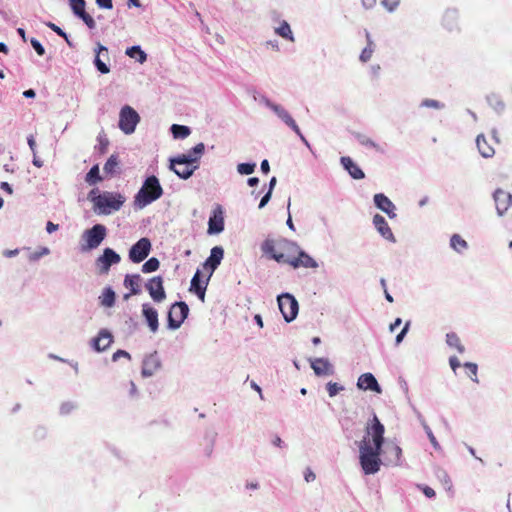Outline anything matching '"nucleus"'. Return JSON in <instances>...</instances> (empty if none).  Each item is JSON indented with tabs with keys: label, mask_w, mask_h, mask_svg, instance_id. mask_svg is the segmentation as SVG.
I'll return each instance as SVG.
<instances>
[{
	"label": "nucleus",
	"mask_w": 512,
	"mask_h": 512,
	"mask_svg": "<svg viewBox=\"0 0 512 512\" xmlns=\"http://www.w3.org/2000/svg\"><path fill=\"white\" fill-rule=\"evenodd\" d=\"M385 427L376 415L366 427L359 444V462L365 475L376 474L381 467L380 454L384 443Z\"/></svg>",
	"instance_id": "1"
},
{
	"label": "nucleus",
	"mask_w": 512,
	"mask_h": 512,
	"mask_svg": "<svg viewBox=\"0 0 512 512\" xmlns=\"http://www.w3.org/2000/svg\"><path fill=\"white\" fill-rule=\"evenodd\" d=\"M88 199L93 203V210L98 215H110L119 211L126 201L125 196L118 192L93 189L88 194Z\"/></svg>",
	"instance_id": "2"
},
{
	"label": "nucleus",
	"mask_w": 512,
	"mask_h": 512,
	"mask_svg": "<svg viewBox=\"0 0 512 512\" xmlns=\"http://www.w3.org/2000/svg\"><path fill=\"white\" fill-rule=\"evenodd\" d=\"M163 194V189L158 178L154 175L145 179L142 187L134 197V206L143 209L152 202L158 200Z\"/></svg>",
	"instance_id": "3"
},
{
	"label": "nucleus",
	"mask_w": 512,
	"mask_h": 512,
	"mask_svg": "<svg viewBox=\"0 0 512 512\" xmlns=\"http://www.w3.org/2000/svg\"><path fill=\"white\" fill-rule=\"evenodd\" d=\"M260 103L270 109L281 121H283L288 127H290L301 139V141L309 147V142L302 134L299 126L290 115V113L280 104L271 101L269 98L263 96L260 99Z\"/></svg>",
	"instance_id": "4"
},
{
	"label": "nucleus",
	"mask_w": 512,
	"mask_h": 512,
	"mask_svg": "<svg viewBox=\"0 0 512 512\" xmlns=\"http://www.w3.org/2000/svg\"><path fill=\"white\" fill-rule=\"evenodd\" d=\"M107 236V228L103 224H95L82 233L81 250L83 252L98 248Z\"/></svg>",
	"instance_id": "5"
},
{
	"label": "nucleus",
	"mask_w": 512,
	"mask_h": 512,
	"mask_svg": "<svg viewBox=\"0 0 512 512\" xmlns=\"http://www.w3.org/2000/svg\"><path fill=\"white\" fill-rule=\"evenodd\" d=\"M139 122L140 116L134 108L125 105L120 109L118 126L124 134H133Z\"/></svg>",
	"instance_id": "6"
},
{
	"label": "nucleus",
	"mask_w": 512,
	"mask_h": 512,
	"mask_svg": "<svg viewBox=\"0 0 512 512\" xmlns=\"http://www.w3.org/2000/svg\"><path fill=\"white\" fill-rule=\"evenodd\" d=\"M279 309L286 322H292L298 315L299 305L296 298L290 293H283L277 297Z\"/></svg>",
	"instance_id": "7"
},
{
	"label": "nucleus",
	"mask_w": 512,
	"mask_h": 512,
	"mask_svg": "<svg viewBox=\"0 0 512 512\" xmlns=\"http://www.w3.org/2000/svg\"><path fill=\"white\" fill-rule=\"evenodd\" d=\"M189 313V307L185 302H175L168 312V328L177 330L181 327Z\"/></svg>",
	"instance_id": "8"
},
{
	"label": "nucleus",
	"mask_w": 512,
	"mask_h": 512,
	"mask_svg": "<svg viewBox=\"0 0 512 512\" xmlns=\"http://www.w3.org/2000/svg\"><path fill=\"white\" fill-rule=\"evenodd\" d=\"M121 261L120 255L111 248H105L102 255H100L95 265L100 274H107L112 265H116Z\"/></svg>",
	"instance_id": "9"
},
{
	"label": "nucleus",
	"mask_w": 512,
	"mask_h": 512,
	"mask_svg": "<svg viewBox=\"0 0 512 512\" xmlns=\"http://www.w3.org/2000/svg\"><path fill=\"white\" fill-rule=\"evenodd\" d=\"M152 248L151 241L143 237L133 244L129 250V259L133 263H140L147 258Z\"/></svg>",
	"instance_id": "10"
},
{
	"label": "nucleus",
	"mask_w": 512,
	"mask_h": 512,
	"mask_svg": "<svg viewBox=\"0 0 512 512\" xmlns=\"http://www.w3.org/2000/svg\"><path fill=\"white\" fill-rule=\"evenodd\" d=\"M145 288L154 302L160 303L166 299V292L161 276H155L149 279L145 284Z\"/></svg>",
	"instance_id": "11"
},
{
	"label": "nucleus",
	"mask_w": 512,
	"mask_h": 512,
	"mask_svg": "<svg viewBox=\"0 0 512 512\" xmlns=\"http://www.w3.org/2000/svg\"><path fill=\"white\" fill-rule=\"evenodd\" d=\"M497 215L502 217L512 206V194L503 189H496L493 193Z\"/></svg>",
	"instance_id": "12"
},
{
	"label": "nucleus",
	"mask_w": 512,
	"mask_h": 512,
	"mask_svg": "<svg viewBox=\"0 0 512 512\" xmlns=\"http://www.w3.org/2000/svg\"><path fill=\"white\" fill-rule=\"evenodd\" d=\"M170 166L169 168L181 179L190 178L194 171L198 169L199 166H192L190 164L181 163V158L178 156L170 158Z\"/></svg>",
	"instance_id": "13"
},
{
	"label": "nucleus",
	"mask_w": 512,
	"mask_h": 512,
	"mask_svg": "<svg viewBox=\"0 0 512 512\" xmlns=\"http://www.w3.org/2000/svg\"><path fill=\"white\" fill-rule=\"evenodd\" d=\"M374 205L387 214L390 219H395L397 217L396 214V206L395 204L383 193H377L373 197Z\"/></svg>",
	"instance_id": "14"
},
{
	"label": "nucleus",
	"mask_w": 512,
	"mask_h": 512,
	"mask_svg": "<svg viewBox=\"0 0 512 512\" xmlns=\"http://www.w3.org/2000/svg\"><path fill=\"white\" fill-rule=\"evenodd\" d=\"M384 455L387 465L400 466L402 464V449L398 444L388 442L385 446Z\"/></svg>",
	"instance_id": "15"
},
{
	"label": "nucleus",
	"mask_w": 512,
	"mask_h": 512,
	"mask_svg": "<svg viewBox=\"0 0 512 512\" xmlns=\"http://www.w3.org/2000/svg\"><path fill=\"white\" fill-rule=\"evenodd\" d=\"M357 387L363 391H373L378 394L382 393L381 386L375 376L370 372L363 373L359 376L357 380Z\"/></svg>",
	"instance_id": "16"
},
{
	"label": "nucleus",
	"mask_w": 512,
	"mask_h": 512,
	"mask_svg": "<svg viewBox=\"0 0 512 512\" xmlns=\"http://www.w3.org/2000/svg\"><path fill=\"white\" fill-rule=\"evenodd\" d=\"M373 225L375 227V229L377 230V232L387 241L391 242V243H395L396 242V238L388 224V222L386 221V219L380 215V214H375L373 216Z\"/></svg>",
	"instance_id": "17"
},
{
	"label": "nucleus",
	"mask_w": 512,
	"mask_h": 512,
	"mask_svg": "<svg viewBox=\"0 0 512 512\" xmlns=\"http://www.w3.org/2000/svg\"><path fill=\"white\" fill-rule=\"evenodd\" d=\"M113 342V335L107 329H101L98 335L91 340V347L97 352H103Z\"/></svg>",
	"instance_id": "18"
},
{
	"label": "nucleus",
	"mask_w": 512,
	"mask_h": 512,
	"mask_svg": "<svg viewBox=\"0 0 512 512\" xmlns=\"http://www.w3.org/2000/svg\"><path fill=\"white\" fill-rule=\"evenodd\" d=\"M161 367V361L157 353H152L146 356L142 363L141 374L143 377L153 376Z\"/></svg>",
	"instance_id": "19"
},
{
	"label": "nucleus",
	"mask_w": 512,
	"mask_h": 512,
	"mask_svg": "<svg viewBox=\"0 0 512 512\" xmlns=\"http://www.w3.org/2000/svg\"><path fill=\"white\" fill-rule=\"evenodd\" d=\"M286 263L291 265L293 268L305 267V268H318V263L305 251H299L298 257L287 258Z\"/></svg>",
	"instance_id": "20"
},
{
	"label": "nucleus",
	"mask_w": 512,
	"mask_h": 512,
	"mask_svg": "<svg viewBox=\"0 0 512 512\" xmlns=\"http://www.w3.org/2000/svg\"><path fill=\"white\" fill-rule=\"evenodd\" d=\"M310 366L317 376H328L334 374V368L327 358L310 359Z\"/></svg>",
	"instance_id": "21"
},
{
	"label": "nucleus",
	"mask_w": 512,
	"mask_h": 512,
	"mask_svg": "<svg viewBox=\"0 0 512 512\" xmlns=\"http://www.w3.org/2000/svg\"><path fill=\"white\" fill-rule=\"evenodd\" d=\"M205 150L204 143H198L189 152L178 155L181 158V163L190 164L192 166H198V162L202 157Z\"/></svg>",
	"instance_id": "22"
},
{
	"label": "nucleus",
	"mask_w": 512,
	"mask_h": 512,
	"mask_svg": "<svg viewBox=\"0 0 512 512\" xmlns=\"http://www.w3.org/2000/svg\"><path fill=\"white\" fill-rule=\"evenodd\" d=\"M142 315L152 333H156L159 328L158 312L149 303L142 304Z\"/></svg>",
	"instance_id": "23"
},
{
	"label": "nucleus",
	"mask_w": 512,
	"mask_h": 512,
	"mask_svg": "<svg viewBox=\"0 0 512 512\" xmlns=\"http://www.w3.org/2000/svg\"><path fill=\"white\" fill-rule=\"evenodd\" d=\"M142 277L139 274H127L124 278L123 285L130 290L129 294L124 295L127 300L131 295H137L141 292Z\"/></svg>",
	"instance_id": "24"
},
{
	"label": "nucleus",
	"mask_w": 512,
	"mask_h": 512,
	"mask_svg": "<svg viewBox=\"0 0 512 512\" xmlns=\"http://www.w3.org/2000/svg\"><path fill=\"white\" fill-rule=\"evenodd\" d=\"M224 256V250L220 246H215L211 249L210 256L204 263V268L210 269L209 277H211L214 270L220 265Z\"/></svg>",
	"instance_id": "25"
},
{
	"label": "nucleus",
	"mask_w": 512,
	"mask_h": 512,
	"mask_svg": "<svg viewBox=\"0 0 512 512\" xmlns=\"http://www.w3.org/2000/svg\"><path fill=\"white\" fill-rule=\"evenodd\" d=\"M209 278L210 277L208 276V278L205 281L201 282L200 271L197 270L191 279L190 291L194 292L202 302L205 301V292L207 289Z\"/></svg>",
	"instance_id": "26"
},
{
	"label": "nucleus",
	"mask_w": 512,
	"mask_h": 512,
	"mask_svg": "<svg viewBox=\"0 0 512 512\" xmlns=\"http://www.w3.org/2000/svg\"><path fill=\"white\" fill-rule=\"evenodd\" d=\"M340 162L343 168L353 179L360 180L365 177L363 170L352 160V158L343 156L340 158Z\"/></svg>",
	"instance_id": "27"
},
{
	"label": "nucleus",
	"mask_w": 512,
	"mask_h": 512,
	"mask_svg": "<svg viewBox=\"0 0 512 512\" xmlns=\"http://www.w3.org/2000/svg\"><path fill=\"white\" fill-rule=\"evenodd\" d=\"M224 230V218L222 212L214 213L213 216L209 218L208 222V233L210 235L219 234Z\"/></svg>",
	"instance_id": "28"
},
{
	"label": "nucleus",
	"mask_w": 512,
	"mask_h": 512,
	"mask_svg": "<svg viewBox=\"0 0 512 512\" xmlns=\"http://www.w3.org/2000/svg\"><path fill=\"white\" fill-rule=\"evenodd\" d=\"M261 249L264 254L270 255L275 261L286 263L287 258L285 255L283 253H276L274 240L266 239L262 243Z\"/></svg>",
	"instance_id": "29"
},
{
	"label": "nucleus",
	"mask_w": 512,
	"mask_h": 512,
	"mask_svg": "<svg viewBox=\"0 0 512 512\" xmlns=\"http://www.w3.org/2000/svg\"><path fill=\"white\" fill-rule=\"evenodd\" d=\"M457 22H458V12L455 9H448L445 11L443 18H442V24L443 26L448 29L449 31H452L457 28Z\"/></svg>",
	"instance_id": "30"
},
{
	"label": "nucleus",
	"mask_w": 512,
	"mask_h": 512,
	"mask_svg": "<svg viewBox=\"0 0 512 512\" xmlns=\"http://www.w3.org/2000/svg\"><path fill=\"white\" fill-rule=\"evenodd\" d=\"M476 146L484 158H490L495 154L494 148L487 143L485 136L482 134L477 136Z\"/></svg>",
	"instance_id": "31"
},
{
	"label": "nucleus",
	"mask_w": 512,
	"mask_h": 512,
	"mask_svg": "<svg viewBox=\"0 0 512 512\" xmlns=\"http://www.w3.org/2000/svg\"><path fill=\"white\" fill-rule=\"evenodd\" d=\"M365 36H366V40H367V45L361 51L360 56H359L360 61L363 63L368 62L372 58L373 53L375 51V47H376V45L371 37V34L368 31L365 32Z\"/></svg>",
	"instance_id": "32"
},
{
	"label": "nucleus",
	"mask_w": 512,
	"mask_h": 512,
	"mask_svg": "<svg viewBox=\"0 0 512 512\" xmlns=\"http://www.w3.org/2000/svg\"><path fill=\"white\" fill-rule=\"evenodd\" d=\"M115 292L111 287H105L99 296V303L105 308H111L115 304Z\"/></svg>",
	"instance_id": "33"
},
{
	"label": "nucleus",
	"mask_w": 512,
	"mask_h": 512,
	"mask_svg": "<svg viewBox=\"0 0 512 512\" xmlns=\"http://www.w3.org/2000/svg\"><path fill=\"white\" fill-rule=\"evenodd\" d=\"M274 32L278 36H280L290 42L295 41L294 34L292 32L290 24L285 20L281 21L279 26L274 28Z\"/></svg>",
	"instance_id": "34"
},
{
	"label": "nucleus",
	"mask_w": 512,
	"mask_h": 512,
	"mask_svg": "<svg viewBox=\"0 0 512 512\" xmlns=\"http://www.w3.org/2000/svg\"><path fill=\"white\" fill-rule=\"evenodd\" d=\"M125 54L128 57L135 59L140 64H143L147 60V54L139 45L127 48Z\"/></svg>",
	"instance_id": "35"
},
{
	"label": "nucleus",
	"mask_w": 512,
	"mask_h": 512,
	"mask_svg": "<svg viewBox=\"0 0 512 512\" xmlns=\"http://www.w3.org/2000/svg\"><path fill=\"white\" fill-rule=\"evenodd\" d=\"M450 247L461 254L468 248V243L459 234H453L450 238Z\"/></svg>",
	"instance_id": "36"
},
{
	"label": "nucleus",
	"mask_w": 512,
	"mask_h": 512,
	"mask_svg": "<svg viewBox=\"0 0 512 512\" xmlns=\"http://www.w3.org/2000/svg\"><path fill=\"white\" fill-rule=\"evenodd\" d=\"M446 343L449 347L456 349L460 354L465 352V347L462 345L460 338L454 332L446 334Z\"/></svg>",
	"instance_id": "37"
},
{
	"label": "nucleus",
	"mask_w": 512,
	"mask_h": 512,
	"mask_svg": "<svg viewBox=\"0 0 512 512\" xmlns=\"http://www.w3.org/2000/svg\"><path fill=\"white\" fill-rule=\"evenodd\" d=\"M170 130L175 139H185L191 133V130L188 126L178 124H173Z\"/></svg>",
	"instance_id": "38"
},
{
	"label": "nucleus",
	"mask_w": 512,
	"mask_h": 512,
	"mask_svg": "<svg viewBox=\"0 0 512 512\" xmlns=\"http://www.w3.org/2000/svg\"><path fill=\"white\" fill-rule=\"evenodd\" d=\"M102 180L100 174H99V167L98 165H94L91 167L89 172L86 174L85 181L90 185H95L96 183L100 182Z\"/></svg>",
	"instance_id": "39"
},
{
	"label": "nucleus",
	"mask_w": 512,
	"mask_h": 512,
	"mask_svg": "<svg viewBox=\"0 0 512 512\" xmlns=\"http://www.w3.org/2000/svg\"><path fill=\"white\" fill-rule=\"evenodd\" d=\"M279 245L283 250H286V251H289L292 253L299 254V251H302V249L299 247V245L294 241H289V240L283 239L279 242Z\"/></svg>",
	"instance_id": "40"
},
{
	"label": "nucleus",
	"mask_w": 512,
	"mask_h": 512,
	"mask_svg": "<svg viewBox=\"0 0 512 512\" xmlns=\"http://www.w3.org/2000/svg\"><path fill=\"white\" fill-rule=\"evenodd\" d=\"M357 140L358 142L366 147V148H370V149H374L376 151H380V146L379 144H377L374 140H372L371 138H369L368 136H365V135H359L357 137Z\"/></svg>",
	"instance_id": "41"
},
{
	"label": "nucleus",
	"mask_w": 512,
	"mask_h": 512,
	"mask_svg": "<svg viewBox=\"0 0 512 512\" xmlns=\"http://www.w3.org/2000/svg\"><path fill=\"white\" fill-rule=\"evenodd\" d=\"M159 260L155 257L150 258L142 265L143 273H151L156 271L159 268Z\"/></svg>",
	"instance_id": "42"
},
{
	"label": "nucleus",
	"mask_w": 512,
	"mask_h": 512,
	"mask_svg": "<svg viewBox=\"0 0 512 512\" xmlns=\"http://www.w3.org/2000/svg\"><path fill=\"white\" fill-rule=\"evenodd\" d=\"M118 159L117 156L111 155L106 163L104 164V172L107 174H113L116 171V168L118 167Z\"/></svg>",
	"instance_id": "43"
},
{
	"label": "nucleus",
	"mask_w": 512,
	"mask_h": 512,
	"mask_svg": "<svg viewBox=\"0 0 512 512\" xmlns=\"http://www.w3.org/2000/svg\"><path fill=\"white\" fill-rule=\"evenodd\" d=\"M255 168H256V163L251 162V163H239L237 165L236 169L240 175H250L255 171Z\"/></svg>",
	"instance_id": "44"
},
{
	"label": "nucleus",
	"mask_w": 512,
	"mask_h": 512,
	"mask_svg": "<svg viewBox=\"0 0 512 512\" xmlns=\"http://www.w3.org/2000/svg\"><path fill=\"white\" fill-rule=\"evenodd\" d=\"M50 254V249L48 247H40L38 250L29 254L28 259L31 262H36L43 256Z\"/></svg>",
	"instance_id": "45"
},
{
	"label": "nucleus",
	"mask_w": 512,
	"mask_h": 512,
	"mask_svg": "<svg viewBox=\"0 0 512 512\" xmlns=\"http://www.w3.org/2000/svg\"><path fill=\"white\" fill-rule=\"evenodd\" d=\"M420 107H424V108H432V109H437V110H440V109H443L445 107V105L443 103H441L440 101L438 100H434V99H424L421 103H420Z\"/></svg>",
	"instance_id": "46"
},
{
	"label": "nucleus",
	"mask_w": 512,
	"mask_h": 512,
	"mask_svg": "<svg viewBox=\"0 0 512 512\" xmlns=\"http://www.w3.org/2000/svg\"><path fill=\"white\" fill-rule=\"evenodd\" d=\"M75 16L80 18L89 29H94L96 27L95 20L88 13H86L85 10L79 12Z\"/></svg>",
	"instance_id": "47"
},
{
	"label": "nucleus",
	"mask_w": 512,
	"mask_h": 512,
	"mask_svg": "<svg viewBox=\"0 0 512 512\" xmlns=\"http://www.w3.org/2000/svg\"><path fill=\"white\" fill-rule=\"evenodd\" d=\"M326 389L330 397H335L339 392L344 390V387L336 382H328Z\"/></svg>",
	"instance_id": "48"
},
{
	"label": "nucleus",
	"mask_w": 512,
	"mask_h": 512,
	"mask_svg": "<svg viewBox=\"0 0 512 512\" xmlns=\"http://www.w3.org/2000/svg\"><path fill=\"white\" fill-rule=\"evenodd\" d=\"M68 2L74 15L85 10V0H68Z\"/></svg>",
	"instance_id": "49"
},
{
	"label": "nucleus",
	"mask_w": 512,
	"mask_h": 512,
	"mask_svg": "<svg viewBox=\"0 0 512 512\" xmlns=\"http://www.w3.org/2000/svg\"><path fill=\"white\" fill-rule=\"evenodd\" d=\"M464 367L466 369H468L469 373H470V378L473 382L475 383H478V377H477V372H478V366L477 364L475 363H472V362H466L464 364Z\"/></svg>",
	"instance_id": "50"
},
{
	"label": "nucleus",
	"mask_w": 512,
	"mask_h": 512,
	"mask_svg": "<svg viewBox=\"0 0 512 512\" xmlns=\"http://www.w3.org/2000/svg\"><path fill=\"white\" fill-rule=\"evenodd\" d=\"M381 5L390 13L394 12L400 5V0H381Z\"/></svg>",
	"instance_id": "51"
},
{
	"label": "nucleus",
	"mask_w": 512,
	"mask_h": 512,
	"mask_svg": "<svg viewBox=\"0 0 512 512\" xmlns=\"http://www.w3.org/2000/svg\"><path fill=\"white\" fill-rule=\"evenodd\" d=\"M94 65L101 74H108L110 72L109 67L102 61L101 56H95Z\"/></svg>",
	"instance_id": "52"
},
{
	"label": "nucleus",
	"mask_w": 512,
	"mask_h": 512,
	"mask_svg": "<svg viewBox=\"0 0 512 512\" xmlns=\"http://www.w3.org/2000/svg\"><path fill=\"white\" fill-rule=\"evenodd\" d=\"M423 427H424V430H425V432L427 434V437H428L431 445L434 447V449L440 450L441 449L440 444L438 443L437 439L435 438V436H434L432 430L430 429V427L428 425H426V424H424Z\"/></svg>",
	"instance_id": "53"
},
{
	"label": "nucleus",
	"mask_w": 512,
	"mask_h": 512,
	"mask_svg": "<svg viewBox=\"0 0 512 512\" xmlns=\"http://www.w3.org/2000/svg\"><path fill=\"white\" fill-rule=\"evenodd\" d=\"M438 477L440 478L444 488L448 491H451L453 485H452V481H451L449 475L447 474V472L441 471V473Z\"/></svg>",
	"instance_id": "54"
},
{
	"label": "nucleus",
	"mask_w": 512,
	"mask_h": 512,
	"mask_svg": "<svg viewBox=\"0 0 512 512\" xmlns=\"http://www.w3.org/2000/svg\"><path fill=\"white\" fill-rule=\"evenodd\" d=\"M76 408V405L73 402H64L60 406V413L62 415H67L71 413Z\"/></svg>",
	"instance_id": "55"
},
{
	"label": "nucleus",
	"mask_w": 512,
	"mask_h": 512,
	"mask_svg": "<svg viewBox=\"0 0 512 512\" xmlns=\"http://www.w3.org/2000/svg\"><path fill=\"white\" fill-rule=\"evenodd\" d=\"M30 43L39 56H43L45 54L43 45L36 38H32Z\"/></svg>",
	"instance_id": "56"
},
{
	"label": "nucleus",
	"mask_w": 512,
	"mask_h": 512,
	"mask_svg": "<svg viewBox=\"0 0 512 512\" xmlns=\"http://www.w3.org/2000/svg\"><path fill=\"white\" fill-rule=\"evenodd\" d=\"M94 53H95V56L98 55L99 56H103V57H106L107 59H109L108 57V48L104 45H102L101 43H97L96 47L94 48Z\"/></svg>",
	"instance_id": "57"
},
{
	"label": "nucleus",
	"mask_w": 512,
	"mask_h": 512,
	"mask_svg": "<svg viewBox=\"0 0 512 512\" xmlns=\"http://www.w3.org/2000/svg\"><path fill=\"white\" fill-rule=\"evenodd\" d=\"M409 326H410V322H407L405 324V326L403 327V329L401 330V332L396 336V339H395L396 345H399L403 341L404 337L408 333Z\"/></svg>",
	"instance_id": "58"
},
{
	"label": "nucleus",
	"mask_w": 512,
	"mask_h": 512,
	"mask_svg": "<svg viewBox=\"0 0 512 512\" xmlns=\"http://www.w3.org/2000/svg\"><path fill=\"white\" fill-rule=\"evenodd\" d=\"M120 358H127L130 359V354L124 350H117L112 355V360L114 362L118 361Z\"/></svg>",
	"instance_id": "59"
},
{
	"label": "nucleus",
	"mask_w": 512,
	"mask_h": 512,
	"mask_svg": "<svg viewBox=\"0 0 512 512\" xmlns=\"http://www.w3.org/2000/svg\"><path fill=\"white\" fill-rule=\"evenodd\" d=\"M47 26L52 30L54 31L56 34H58L60 37L62 38H66V33L59 27L57 26L56 24L52 23V22H48L47 23Z\"/></svg>",
	"instance_id": "60"
},
{
	"label": "nucleus",
	"mask_w": 512,
	"mask_h": 512,
	"mask_svg": "<svg viewBox=\"0 0 512 512\" xmlns=\"http://www.w3.org/2000/svg\"><path fill=\"white\" fill-rule=\"evenodd\" d=\"M449 364L453 372H456V370L460 367V361L456 356H451L449 358Z\"/></svg>",
	"instance_id": "61"
},
{
	"label": "nucleus",
	"mask_w": 512,
	"mask_h": 512,
	"mask_svg": "<svg viewBox=\"0 0 512 512\" xmlns=\"http://www.w3.org/2000/svg\"><path fill=\"white\" fill-rule=\"evenodd\" d=\"M96 4L100 8H104V9H112V7H113L112 0H96Z\"/></svg>",
	"instance_id": "62"
},
{
	"label": "nucleus",
	"mask_w": 512,
	"mask_h": 512,
	"mask_svg": "<svg viewBox=\"0 0 512 512\" xmlns=\"http://www.w3.org/2000/svg\"><path fill=\"white\" fill-rule=\"evenodd\" d=\"M304 479L306 482H313L316 479L315 473L311 469H306L304 472Z\"/></svg>",
	"instance_id": "63"
},
{
	"label": "nucleus",
	"mask_w": 512,
	"mask_h": 512,
	"mask_svg": "<svg viewBox=\"0 0 512 512\" xmlns=\"http://www.w3.org/2000/svg\"><path fill=\"white\" fill-rule=\"evenodd\" d=\"M421 490L423 492V494L428 497V498H433L435 497V491L434 489H432L431 487L429 486H422L421 487Z\"/></svg>",
	"instance_id": "64"
}]
</instances>
